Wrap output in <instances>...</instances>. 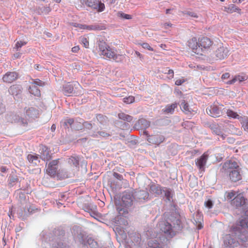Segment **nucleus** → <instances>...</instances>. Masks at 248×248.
<instances>
[{"mask_svg":"<svg viewBox=\"0 0 248 248\" xmlns=\"http://www.w3.org/2000/svg\"><path fill=\"white\" fill-rule=\"evenodd\" d=\"M213 44V42L207 37H201L198 40L196 37H193L188 41V46L192 51L200 55L208 51Z\"/></svg>","mask_w":248,"mask_h":248,"instance_id":"f257e3e1","label":"nucleus"},{"mask_svg":"<svg viewBox=\"0 0 248 248\" xmlns=\"http://www.w3.org/2000/svg\"><path fill=\"white\" fill-rule=\"evenodd\" d=\"M98 46L100 55L103 56L109 60L118 62L121 56L117 54L116 50L113 49L104 40H99Z\"/></svg>","mask_w":248,"mask_h":248,"instance_id":"f03ea898","label":"nucleus"},{"mask_svg":"<svg viewBox=\"0 0 248 248\" xmlns=\"http://www.w3.org/2000/svg\"><path fill=\"white\" fill-rule=\"evenodd\" d=\"M223 107L222 105H212L206 108V112L213 117H218L223 114Z\"/></svg>","mask_w":248,"mask_h":248,"instance_id":"7ed1b4c3","label":"nucleus"},{"mask_svg":"<svg viewBox=\"0 0 248 248\" xmlns=\"http://www.w3.org/2000/svg\"><path fill=\"white\" fill-rule=\"evenodd\" d=\"M229 50L227 47L220 44L214 52L216 59L217 60H221L227 58L229 55Z\"/></svg>","mask_w":248,"mask_h":248,"instance_id":"20e7f679","label":"nucleus"},{"mask_svg":"<svg viewBox=\"0 0 248 248\" xmlns=\"http://www.w3.org/2000/svg\"><path fill=\"white\" fill-rule=\"evenodd\" d=\"M144 133L147 136V141L150 143L156 146L159 145L161 143L163 142L165 140V137L160 134L149 135L147 131L144 132Z\"/></svg>","mask_w":248,"mask_h":248,"instance_id":"39448f33","label":"nucleus"},{"mask_svg":"<svg viewBox=\"0 0 248 248\" xmlns=\"http://www.w3.org/2000/svg\"><path fill=\"white\" fill-rule=\"evenodd\" d=\"M85 4L88 7L95 10L97 12H102L105 9L104 3L97 0H86Z\"/></svg>","mask_w":248,"mask_h":248,"instance_id":"423d86ee","label":"nucleus"},{"mask_svg":"<svg viewBox=\"0 0 248 248\" xmlns=\"http://www.w3.org/2000/svg\"><path fill=\"white\" fill-rule=\"evenodd\" d=\"M72 25L75 27L78 28L79 30L87 31H101L105 29L104 26L96 24L91 25H87L85 24L72 23Z\"/></svg>","mask_w":248,"mask_h":248,"instance_id":"0eeeda50","label":"nucleus"},{"mask_svg":"<svg viewBox=\"0 0 248 248\" xmlns=\"http://www.w3.org/2000/svg\"><path fill=\"white\" fill-rule=\"evenodd\" d=\"M59 159L53 160L50 162L46 169V173L51 177H54L57 172L58 169V163Z\"/></svg>","mask_w":248,"mask_h":248,"instance_id":"6e6552de","label":"nucleus"},{"mask_svg":"<svg viewBox=\"0 0 248 248\" xmlns=\"http://www.w3.org/2000/svg\"><path fill=\"white\" fill-rule=\"evenodd\" d=\"M239 166L237 163L233 160H228L223 165L222 169L225 173H229L232 171L239 169Z\"/></svg>","mask_w":248,"mask_h":248,"instance_id":"1a4fd4ad","label":"nucleus"},{"mask_svg":"<svg viewBox=\"0 0 248 248\" xmlns=\"http://www.w3.org/2000/svg\"><path fill=\"white\" fill-rule=\"evenodd\" d=\"M208 155L206 153H203L199 158L195 160L196 166L199 168V170L202 171H204L205 166L206 165Z\"/></svg>","mask_w":248,"mask_h":248,"instance_id":"9d476101","label":"nucleus"},{"mask_svg":"<svg viewBox=\"0 0 248 248\" xmlns=\"http://www.w3.org/2000/svg\"><path fill=\"white\" fill-rule=\"evenodd\" d=\"M133 195L130 192H125L122 197V205L125 207H129L133 203Z\"/></svg>","mask_w":248,"mask_h":248,"instance_id":"9b49d317","label":"nucleus"},{"mask_svg":"<svg viewBox=\"0 0 248 248\" xmlns=\"http://www.w3.org/2000/svg\"><path fill=\"white\" fill-rule=\"evenodd\" d=\"M18 75L16 72H8L2 78L4 82L11 83L18 78Z\"/></svg>","mask_w":248,"mask_h":248,"instance_id":"f8f14e48","label":"nucleus"},{"mask_svg":"<svg viewBox=\"0 0 248 248\" xmlns=\"http://www.w3.org/2000/svg\"><path fill=\"white\" fill-rule=\"evenodd\" d=\"M247 199L242 193L238 194L232 201V204L236 207H240L246 203Z\"/></svg>","mask_w":248,"mask_h":248,"instance_id":"ddd939ff","label":"nucleus"},{"mask_svg":"<svg viewBox=\"0 0 248 248\" xmlns=\"http://www.w3.org/2000/svg\"><path fill=\"white\" fill-rule=\"evenodd\" d=\"M223 11L228 14L237 13L241 15L242 13L241 9L233 4H231L224 7Z\"/></svg>","mask_w":248,"mask_h":248,"instance_id":"4468645a","label":"nucleus"},{"mask_svg":"<svg viewBox=\"0 0 248 248\" xmlns=\"http://www.w3.org/2000/svg\"><path fill=\"white\" fill-rule=\"evenodd\" d=\"M159 227L162 232L171 235L172 232L171 225L168 222H162L159 224Z\"/></svg>","mask_w":248,"mask_h":248,"instance_id":"2eb2a0df","label":"nucleus"},{"mask_svg":"<svg viewBox=\"0 0 248 248\" xmlns=\"http://www.w3.org/2000/svg\"><path fill=\"white\" fill-rule=\"evenodd\" d=\"M40 157L43 160H48L51 158V155L48 148L44 146H42L40 149Z\"/></svg>","mask_w":248,"mask_h":248,"instance_id":"dca6fc26","label":"nucleus"},{"mask_svg":"<svg viewBox=\"0 0 248 248\" xmlns=\"http://www.w3.org/2000/svg\"><path fill=\"white\" fill-rule=\"evenodd\" d=\"M210 128L216 135L219 136L222 140H224L226 138V135L223 133L221 130L220 127L218 124H213L210 125Z\"/></svg>","mask_w":248,"mask_h":248,"instance_id":"f3484780","label":"nucleus"},{"mask_svg":"<svg viewBox=\"0 0 248 248\" xmlns=\"http://www.w3.org/2000/svg\"><path fill=\"white\" fill-rule=\"evenodd\" d=\"M180 107L181 110L186 114H190L193 112L195 111L193 108L190 107L188 103L184 100L181 102Z\"/></svg>","mask_w":248,"mask_h":248,"instance_id":"a211bd4d","label":"nucleus"},{"mask_svg":"<svg viewBox=\"0 0 248 248\" xmlns=\"http://www.w3.org/2000/svg\"><path fill=\"white\" fill-rule=\"evenodd\" d=\"M229 173V177L232 181L236 182L241 179V175L240 174L239 169L232 171Z\"/></svg>","mask_w":248,"mask_h":248,"instance_id":"6ab92c4d","label":"nucleus"},{"mask_svg":"<svg viewBox=\"0 0 248 248\" xmlns=\"http://www.w3.org/2000/svg\"><path fill=\"white\" fill-rule=\"evenodd\" d=\"M247 79L248 77L247 75L245 74H242L241 75L236 76L232 80L228 81L227 83L229 84H232L234 83L237 80L240 82H242L246 80Z\"/></svg>","mask_w":248,"mask_h":248,"instance_id":"aec40b11","label":"nucleus"},{"mask_svg":"<svg viewBox=\"0 0 248 248\" xmlns=\"http://www.w3.org/2000/svg\"><path fill=\"white\" fill-rule=\"evenodd\" d=\"M150 191L153 194L159 195L162 194V187L158 185L153 184L150 186Z\"/></svg>","mask_w":248,"mask_h":248,"instance_id":"412c9836","label":"nucleus"},{"mask_svg":"<svg viewBox=\"0 0 248 248\" xmlns=\"http://www.w3.org/2000/svg\"><path fill=\"white\" fill-rule=\"evenodd\" d=\"M177 107L178 104L176 103H173L171 105H168L166 106L165 109H163V111L166 113L172 114Z\"/></svg>","mask_w":248,"mask_h":248,"instance_id":"4be33fe9","label":"nucleus"},{"mask_svg":"<svg viewBox=\"0 0 248 248\" xmlns=\"http://www.w3.org/2000/svg\"><path fill=\"white\" fill-rule=\"evenodd\" d=\"M7 121L11 123H16L19 122L20 117L18 115L15 114H10L8 115L6 117Z\"/></svg>","mask_w":248,"mask_h":248,"instance_id":"5701e85b","label":"nucleus"},{"mask_svg":"<svg viewBox=\"0 0 248 248\" xmlns=\"http://www.w3.org/2000/svg\"><path fill=\"white\" fill-rule=\"evenodd\" d=\"M228 132L233 135H240L241 131L238 128L235 127L233 125L230 124L228 128Z\"/></svg>","mask_w":248,"mask_h":248,"instance_id":"b1692460","label":"nucleus"},{"mask_svg":"<svg viewBox=\"0 0 248 248\" xmlns=\"http://www.w3.org/2000/svg\"><path fill=\"white\" fill-rule=\"evenodd\" d=\"M118 116L119 119L128 122H131L133 120L132 116L125 114L124 112L119 113Z\"/></svg>","mask_w":248,"mask_h":248,"instance_id":"393cba45","label":"nucleus"},{"mask_svg":"<svg viewBox=\"0 0 248 248\" xmlns=\"http://www.w3.org/2000/svg\"><path fill=\"white\" fill-rule=\"evenodd\" d=\"M227 115L231 118L233 119H237L238 120L240 119L241 118V117L238 115L237 112L233 111L232 109H227L226 111Z\"/></svg>","mask_w":248,"mask_h":248,"instance_id":"a878e982","label":"nucleus"},{"mask_svg":"<svg viewBox=\"0 0 248 248\" xmlns=\"http://www.w3.org/2000/svg\"><path fill=\"white\" fill-rule=\"evenodd\" d=\"M26 115L29 117H33L37 114V111L33 108H26Z\"/></svg>","mask_w":248,"mask_h":248,"instance_id":"bb28decb","label":"nucleus"},{"mask_svg":"<svg viewBox=\"0 0 248 248\" xmlns=\"http://www.w3.org/2000/svg\"><path fill=\"white\" fill-rule=\"evenodd\" d=\"M30 92L35 96L39 97L41 96V92L39 89L35 86L33 85L30 88Z\"/></svg>","mask_w":248,"mask_h":248,"instance_id":"cd10ccee","label":"nucleus"},{"mask_svg":"<svg viewBox=\"0 0 248 248\" xmlns=\"http://www.w3.org/2000/svg\"><path fill=\"white\" fill-rule=\"evenodd\" d=\"M39 155L36 154H29L27 158L30 162L36 164V161H38Z\"/></svg>","mask_w":248,"mask_h":248,"instance_id":"c85d7f7f","label":"nucleus"},{"mask_svg":"<svg viewBox=\"0 0 248 248\" xmlns=\"http://www.w3.org/2000/svg\"><path fill=\"white\" fill-rule=\"evenodd\" d=\"M147 248H159V244L156 240H151L148 242Z\"/></svg>","mask_w":248,"mask_h":248,"instance_id":"c756f323","label":"nucleus"},{"mask_svg":"<svg viewBox=\"0 0 248 248\" xmlns=\"http://www.w3.org/2000/svg\"><path fill=\"white\" fill-rule=\"evenodd\" d=\"M73 87L71 84H67L64 88L65 94L67 95H69V94L72 93L73 92Z\"/></svg>","mask_w":248,"mask_h":248,"instance_id":"7c9ffc66","label":"nucleus"},{"mask_svg":"<svg viewBox=\"0 0 248 248\" xmlns=\"http://www.w3.org/2000/svg\"><path fill=\"white\" fill-rule=\"evenodd\" d=\"M117 16L118 17L123 19H130L132 18V16L131 15L125 14L122 12H119L117 13Z\"/></svg>","mask_w":248,"mask_h":248,"instance_id":"2f4dec72","label":"nucleus"},{"mask_svg":"<svg viewBox=\"0 0 248 248\" xmlns=\"http://www.w3.org/2000/svg\"><path fill=\"white\" fill-rule=\"evenodd\" d=\"M80 43L83 45L85 48H88L89 46V43L87 39L85 37H80Z\"/></svg>","mask_w":248,"mask_h":248,"instance_id":"473e14b6","label":"nucleus"},{"mask_svg":"<svg viewBox=\"0 0 248 248\" xmlns=\"http://www.w3.org/2000/svg\"><path fill=\"white\" fill-rule=\"evenodd\" d=\"M68 162L70 164H73V166L77 167L78 165V161L74 157L71 156L69 158Z\"/></svg>","mask_w":248,"mask_h":248,"instance_id":"72a5a7b5","label":"nucleus"},{"mask_svg":"<svg viewBox=\"0 0 248 248\" xmlns=\"http://www.w3.org/2000/svg\"><path fill=\"white\" fill-rule=\"evenodd\" d=\"M240 226L242 228L248 229V219L246 218L240 221Z\"/></svg>","mask_w":248,"mask_h":248,"instance_id":"f704fd0d","label":"nucleus"},{"mask_svg":"<svg viewBox=\"0 0 248 248\" xmlns=\"http://www.w3.org/2000/svg\"><path fill=\"white\" fill-rule=\"evenodd\" d=\"M135 101V97L133 96H129L124 98V103L130 104L134 102Z\"/></svg>","mask_w":248,"mask_h":248,"instance_id":"c9c22d12","label":"nucleus"},{"mask_svg":"<svg viewBox=\"0 0 248 248\" xmlns=\"http://www.w3.org/2000/svg\"><path fill=\"white\" fill-rule=\"evenodd\" d=\"M117 210L120 216H126L128 213V210L126 209L118 208Z\"/></svg>","mask_w":248,"mask_h":248,"instance_id":"e433bc0d","label":"nucleus"},{"mask_svg":"<svg viewBox=\"0 0 248 248\" xmlns=\"http://www.w3.org/2000/svg\"><path fill=\"white\" fill-rule=\"evenodd\" d=\"M88 243L89 244L90 247L92 248H96L97 246V243L96 242L93 240H92V239L88 240Z\"/></svg>","mask_w":248,"mask_h":248,"instance_id":"4c0bfd02","label":"nucleus"},{"mask_svg":"<svg viewBox=\"0 0 248 248\" xmlns=\"http://www.w3.org/2000/svg\"><path fill=\"white\" fill-rule=\"evenodd\" d=\"M139 45L141 46L144 49H147L150 51H154V49L151 47L149 44L147 43H140Z\"/></svg>","mask_w":248,"mask_h":248,"instance_id":"58836bf2","label":"nucleus"},{"mask_svg":"<svg viewBox=\"0 0 248 248\" xmlns=\"http://www.w3.org/2000/svg\"><path fill=\"white\" fill-rule=\"evenodd\" d=\"M235 192L233 191H229L226 193V196L227 199L231 200L234 197Z\"/></svg>","mask_w":248,"mask_h":248,"instance_id":"ea45409f","label":"nucleus"},{"mask_svg":"<svg viewBox=\"0 0 248 248\" xmlns=\"http://www.w3.org/2000/svg\"><path fill=\"white\" fill-rule=\"evenodd\" d=\"M204 205L208 209H211L213 207V202L211 200L209 199L204 202Z\"/></svg>","mask_w":248,"mask_h":248,"instance_id":"a19ab883","label":"nucleus"},{"mask_svg":"<svg viewBox=\"0 0 248 248\" xmlns=\"http://www.w3.org/2000/svg\"><path fill=\"white\" fill-rule=\"evenodd\" d=\"M26 44V42L18 41L16 43L15 48L18 50L19 48H21L22 46L25 45Z\"/></svg>","mask_w":248,"mask_h":248,"instance_id":"79ce46f5","label":"nucleus"},{"mask_svg":"<svg viewBox=\"0 0 248 248\" xmlns=\"http://www.w3.org/2000/svg\"><path fill=\"white\" fill-rule=\"evenodd\" d=\"M74 120L72 118L67 119L65 120L64 124L65 125L67 126L68 125H71L74 124Z\"/></svg>","mask_w":248,"mask_h":248,"instance_id":"37998d69","label":"nucleus"},{"mask_svg":"<svg viewBox=\"0 0 248 248\" xmlns=\"http://www.w3.org/2000/svg\"><path fill=\"white\" fill-rule=\"evenodd\" d=\"M33 84L34 85H38L39 86H43L45 85V83L39 79H36L33 80Z\"/></svg>","mask_w":248,"mask_h":248,"instance_id":"c03bdc74","label":"nucleus"},{"mask_svg":"<svg viewBox=\"0 0 248 248\" xmlns=\"http://www.w3.org/2000/svg\"><path fill=\"white\" fill-rule=\"evenodd\" d=\"M184 14L185 15H188V16H190L193 17H195V18L198 17V15L195 12L188 11V12H186L184 13Z\"/></svg>","mask_w":248,"mask_h":248,"instance_id":"a18cd8bd","label":"nucleus"},{"mask_svg":"<svg viewBox=\"0 0 248 248\" xmlns=\"http://www.w3.org/2000/svg\"><path fill=\"white\" fill-rule=\"evenodd\" d=\"M186 79H185L184 78H181L177 79L175 82V84L177 86H180L186 82Z\"/></svg>","mask_w":248,"mask_h":248,"instance_id":"49530a36","label":"nucleus"},{"mask_svg":"<svg viewBox=\"0 0 248 248\" xmlns=\"http://www.w3.org/2000/svg\"><path fill=\"white\" fill-rule=\"evenodd\" d=\"M244 130L248 132V120H245L242 123Z\"/></svg>","mask_w":248,"mask_h":248,"instance_id":"de8ad7c7","label":"nucleus"},{"mask_svg":"<svg viewBox=\"0 0 248 248\" xmlns=\"http://www.w3.org/2000/svg\"><path fill=\"white\" fill-rule=\"evenodd\" d=\"M113 176L118 180L122 181L123 180V177L122 175L117 172H114L113 174Z\"/></svg>","mask_w":248,"mask_h":248,"instance_id":"09e8293b","label":"nucleus"},{"mask_svg":"<svg viewBox=\"0 0 248 248\" xmlns=\"http://www.w3.org/2000/svg\"><path fill=\"white\" fill-rule=\"evenodd\" d=\"M98 134L100 136L103 137H108L110 136L109 134H108L105 131L98 132Z\"/></svg>","mask_w":248,"mask_h":248,"instance_id":"8fccbe9b","label":"nucleus"},{"mask_svg":"<svg viewBox=\"0 0 248 248\" xmlns=\"http://www.w3.org/2000/svg\"><path fill=\"white\" fill-rule=\"evenodd\" d=\"M19 122L18 123H19L20 124H22L24 126H26L27 125V122L26 120H24V119H22L20 118Z\"/></svg>","mask_w":248,"mask_h":248,"instance_id":"3c124183","label":"nucleus"},{"mask_svg":"<svg viewBox=\"0 0 248 248\" xmlns=\"http://www.w3.org/2000/svg\"><path fill=\"white\" fill-rule=\"evenodd\" d=\"M104 2L107 3L109 5L114 4L116 0H102Z\"/></svg>","mask_w":248,"mask_h":248,"instance_id":"603ef678","label":"nucleus"},{"mask_svg":"<svg viewBox=\"0 0 248 248\" xmlns=\"http://www.w3.org/2000/svg\"><path fill=\"white\" fill-rule=\"evenodd\" d=\"M229 77L230 74L229 73H225L222 75L221 78L222 79H225L228 78Z\"/></svg>","mask_w":248,"mask_h":248,"instance_id":"864d4df0","label":"nucleus"},{"mask_svg":"<svg viewBox=\"0 0 248 248\" xmlns=\"http://www.w3.org/2000/svg\"><path fill=\"white\" fill-rule=\"evenodd\" d=\"M166 74H167L168 75H170V78H173L174 72H173V70H172V69L169 70L168 72Z\"/></svg>","mask_w":248,"mask_h":248,"instance_id":"5fc2aeb1","label":"nucleus"},{"mask_svg":"<svg viewBox=\"0 0 248 248\" xmlns=\"http://www.w3.org/2000/svg\"><path fill=\"white\" fill-rule=\"evenodd\" d=\"M172 24L170 23H165L162 24V27L165 29H168L169 27H171Z\"/></svg>","mask_w":248,"mask_h":248,"instance_id":"6e6d98bb","label":"nucleus"},{"mask_svg":"<svg viewBox=\"0 0 248 248\" xmlns=\"http://www.w3.org/2000/svg\"><path fill=\"white\" fill-rule=\"evenodd\" d=\"M79 50V46H75L72 48V51L75 53L78 52Z\"/></svg>","mask_w":248,"mask_h":248,"instance_id":"4d7b16f0","label":"nucleus"},{"mask_svg":"<svg viewBox=\"0 0 248 248\" xmlns=\"http://www.w3.org/2000/svg\"><path fill=\"white\" fill-rule=\"evenodd\" d=\"M63 244L62 243H59L57 245L54 246V248H64L63 247Z\"/></svg>","mask_w":248,"mask_h":248,"instance_id":"13d9d810","label":"nucleus"},{"mask_svg":"<svg viewBox=\"0 0 248 248\" xmlns=\"http://www.w3.org/2000/svg\"><path fill=\"white\" fill-rule=\"evenodd\" d=\"M84 125L86 127H87L88 128H91L92 127V124L87 122H85L84 123Z\"/></svg>","mask_w":248,"mask_h":248,"instance_id":"bf43d9fd","label":"nucleus"},{"mask_svg":"<svg viewBox=\"0 0 248 248\" xmlns=\"http://www.w3.org/2000/svg\"><path fill=\"white\" fill-rule=\"evenodd\" d=\"M21 55V53L17 52L14 54V57L15 59H17V58L20 57Z\"/></svg>","mask_w":248,"mask_h":248,"instance_id":"052dcab7","label":"nucleus"},{"mask_svg":"<svg viewBox=\"0 0 248 248\" xmlns=\"http://www.w3.org/2000/svg\"><path fill=\"white\" fill-rule=\"evenodd\" d=\"M233 3H240L242 1V0H232Z\"/></svg>","mask_w":248,"mask_h":248,"instance_id":"680f3d73","label":"nucleus"},{"mask_svg":"<svg viewBox=\"0 0 248 248\" xmlns=\"http://www.w3.org/2000/svg\"><path fill=\"white\" fill-rule=\"evenodd\" d=\"M0 170L2 172H5L6 171V167H4V166H2L1 168H0Z\"/></svg>","mask_w":248,"mask_h":248,"instance_id":"e2e57ef3","label":"nucleus"},{"mask_svg":"<svg viewBox=\"0 0 248 248\" xmlns=\"http://www.w3.org/2000/svg\"><path fill=\"white\" fill-rule=\"evenodd\" d=\"M51 129L52 131H54L56 129V125L54 124H52V125L51 126Z\"/></svg>","mask_w":248,"mask_h":248,"instance_id":"0e129e2a","label":"nucleus"},{"mask_svg":"<svg viewBox=\"0 0 248 248\" xmlns=\"http://www.w3.org/2000/svg\"><path fill=\"white\" fill-rule=\"evenodd\" d=\"M46 10L47 13H48L50 11V8L49 7H45L44 11Z\"/></svg>","mask_w":248,"mask_h":248,"instance_id":"69168bd1","label":"nucleus"},{"mask_svg":"<svg viewBox=\"0 0 248 248\" xmlns=\"http://www.w3.org/2000/svg\"><path fill=\"white\" fill-rule=\"evenodd\" d=\"M16 85H13L12 86H11L10 87V90L12 91V90H13L14 89H16Z\"/></svg>","mask_w":248,"mask_h":248,"instance_id":"338daca9","label":"nucleus"},{"mask_svg":"<svg viewBox=\"0 0 248 248\" xmlns=\"http://www.w3.org/2000/svg\"><path fill=\"white\" fill-rule=\"evenodd\" d=\"M136 54L138 56H140L141 55L140 53L138 52V51H136Z\"/></svg>","mask_w":248,"mask_h":248,"instance_id":"774afa93","label":"nucleus"}]
</instances>
